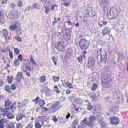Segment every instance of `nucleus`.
<instances>
[{
  "instance_id": "680f3d73",
  "label": "nucleus",
  "mask_w": 128,
  "mask_h": 128,
  "mask_svg": "<svg viewBox=\"0 0 128 128\" xmlns=\"http://www.w3.org/2000/svg\"><path fill=\"white\" fill-rule=\"evenodd\" d=\"M42 110L44 112L47 111L48 110V108H46L43 107L42 108Z\"/></svg>"
},
{
  "instance_id": "69168bd1",
  "label": "nucleus",
  "mask_w": 128,
  "mask_h": 128,
  "mask_svg": "<svg viewBox=\"0 0 128 128\" xmlns=\"http://www.w3.org/2000/svg\"><path fill=\"white\" fill-rule=\"evenodd\" d=\"M81 125L80 126H81L82 128L86 127V126L87 125V124H82V123H81Z\"/></svg>"
},
{
  "instance_id": "6e6d98bb",
  "label": "nucleus",
  "mask_w": 128,
  "mask_h": 128,
  "mask_svg": "<svg viewBox=\"0 0 128 128\" xmlns=\"http://www.w3.org/2000/svg\"><path fill=\"white\" fill-rule=\"evenodd\" d=\"M2 18H0V24H3L4 22V18L3 17Z\"/></svg>"
},
{
  "instance_id": "20e7f679",
  "label": "nucleus",
  "mask_w": 128,
  "mask_h": 128,
  "mask_svg": "<svg viewBox=\"0 0 128 128\" xmlns=\"http://www.w3.org/2000/svg\"><path fill=\"white\" fill-rule=\"evenodd\" d=\"M16 119L18 121L21 120L23 122H26L28 120V117H27L25 114L21 113L17 114Z\"/></svg>"
},
{
  "instance_id": "338daca9",
  "label": "nucleus",
  "mask_w": 128,
  "mask_h": 128,
  "mask_svg": "<svg viewBox=\"0 0 128 128\" xmlns=\"http://www.w3.org/2000/svg\"><path fill=\"white\" fill-rule=\"evenodd\" d=\"M98 106L96 104H94L92 106H93L92 108H98Z\"/></svg>"
},
{
  "instance_id": "5701e85b",
  "label": "nucleus",
  "mask_w": 128,
  "mask_h": 128,
  "mask_svg": "<svg viewBox=\"0 0 128 128\" xmlns=\"http://www.w3.org/2000/svg\"><path fill=\"white\" fill-rule=\"evenodd\" d=\"M20 52V50L18 48H14V53L16 55H18Z\"/></svg>"
},
{
  "instance_id": "2f4dec72",
  "label": "nucleus",
  "mask_w": 128,
  "mask_h": 128,
  "mask_svg": "<svg viewBox=\"0 0 128 128\" xmlns=\"http://www.w3.org/2000/svg\"><path fill=\"white\" fill-rule=\"evenodd\" d=\"M46 96H51V92L50 89H47L46 92Z\"/></svg>"
},
{
  "instance_id": "f704fd0d",
  "label": "nucleus",
  "mask_w": 128,
  "mask_h": 128,
  "mask_svg": "<svg viewBox=\"0 0 128 128\" xmlns=\"http://www.w3.org/2000/svg\"><path fill=\"white\" fill-rule=\"evenodd\" d=\"M116 14L114 13L113 14V15H114L113 17L114 18H113L115 19V18H118V16L119 15V12L116 11Z\"/></svg>"
},
{
  "instance_id": "bb28decb",
  "label": "nucleus",
  "mask_w": 128,
  "mask_h": 128,
  "mask_svg": "<svg viewBox=\"0 0 128 128\" xmlns=\"http://www.w3.org/2000/svg\"><path fill=\"white\" fill-rule=\"evenodd\" d=\"M65 84L66 86L68 88H72L73 86L71 82H65Z\"/></svg>"
},
{
  "instance_id": "6ab92c4d",
  "label": "nucleus",
  "mask_w": 128,
  "mask_h": 128,
  "mask_svg": "<svg viewBox=\"0 0 128 128\" xmlns=\"http://www.w3.org/2000/svg\"><path fill=\"white\" fill-rule=\"evenodd\" d=\"M2 30V34L6 38H7L8 34V32L7 30L5 29L3 30Z\"/></svg>"
},
{
  "instance_id": "cd10ccee",
  "label": "nucleus",
  "mask_w": 128,
  "mask_h": 128,
  "mask_svg": "<svg viewBox=\"0 0 128 128\" xmlns=\"http://www.w3.org/2000/svg\"><path fill=\"white\" fill-rule=\"evenodd\" d=\"M59 78L60 77L59 76H53L52 77V79L54 82L58 81L59 80Z\"/></svg>"
},
{
  "instance_id": "603ef678",
  "label": "nucleus",
  "mask_w": 128,
  "mask_h": 128,
  "mask_svg": "<svg viewBox=\"0 0 128 128\" xmlns=\"http://www.w3.org/2000/svg\"><path fill=\"white\" fill-rule=\"evenodd\" d=\"M102 49L100 48L99 49H98L97 50V53L98 54H100V55L102 54H103V51H102L101 50Z\"/></svg>"
},
{
  "instance_id": "1a4fd4ad",
  "label": "nucleus",
  "mask_w": 128,
  "mask_h": 128,
  "mask_svg": "<svg viewBox=\"0 0 128 128\" xmlns=\"http://www.w3.org/2000/svg\"><path fill=\"white\" fill-rule=\"evenodd\" d=\"M99 3L100 5L102 8H106L108 6L107 0H99Z\"/></svg>"
},
{
  "instance_id": "4468645a",
  "label": "nucleus",
  "mask_w": 128,
  "mask_h": 128,
  "mask_svg": "<svg viewBox=\"0 0 128 128\" xmlns=\"http://www.w3.org/2000/svg\"><path fill=\"white\" fill-rule=\"evenodd\" d=\"M0 110L1 111V114L4 116H5L8 114V108H6V107L5 108L3 109L2 108Z\"/></svg>"
},
{
  "instance_id": "5fc2aeb1",
  "label": "nucleus",
  "mask_w": 128,
  "mask_h": 128,
  "mask_svg": "<svg viewBox=\"0 0 128 128\" xmlns=\"http://www.w3.org/2000/svg\"><path fill=\"white\" fill-rule=\"evenodd\" d=\"M33 6L36 8L38 9L39 8V6L38 4L36 3L33 4Z\"/></svg>"
},
{
  "instance_id": "3c124183",
  "label": "nucleus",
  "mask_w": 128,
  "mask_h": 128,
  "mask_svg": "<svg viewBox=\"0 0 128 128\" xmlns=\"http://www.w3.org/2000/svg\"><path fill=\"white\" fill-rule=\"evenodd\" d=\"M72 104L74 106L73 108L74 110L77 111H78L79 109L78 107L76 106L74 104Z\"/></svg>"
},
{
  "instance_id": "ea45409f",
  "label": "nucleus",
  "mask_w": 128,
  "mask_h": 128,
  "mask_svg": "<svg viewBox=\"0 0 128 128\" xmlns=\"http://www.w3.org/2000/svg\"><path fill=\"white\" fill-rule=\"evenodd\" d=\"M8 128H15L14 124L12 123L9 124L7 126Z\"/></svg>"
},
{
  "instance_id": "c85d7f7f",
  "label": "nucleus",
  "mask_w": 128,
  "mask_h": 128,
  "mask_svg": "<svg viewBox=\"0 0 128 128\" xmlns=\"http://www.w3.org/2000/svg\"><path fill=\"white\" fill-rule=\"evenodd\" d=\"M4 90L8 92H11L10 88V86L8 85H6L4 86Z\"/></svg>"
},
{
  "instance_id": "49530a36",
  "label": "nucleus",
  "mask_w": 128,
  "mask_h": 128,
  "mask_svg": "<svg viewBox=\"0 0 128 128\" xmlns=\"http://www.w3.org/2000/svg\"><path fill=\"white\" fill-rule=\"evenodd\" d=\"M9 53L10 57L11 58H13V55L12 51L10 50H9Z\"/></svg>"
},
{
  "instance_id": "dca6fc26",
  "label": "nucleus",
  "mask_w": 128,
  "mask_h": 128,
  "mask_svg": "<svg viewBox=\"0 0 128 128\" xmlns=\"http://www.w3.org/2000/svg\"><path fill=\"white\" fill-rule=\"evenodd\" d=\"M74 102L75 104H82V102L81 98H75L74 100Z\"/></svg>"
},
{
  "instance_id": "8fccbe9b",
  "label": "nucleus",
  "mask_w": 128,
  "mask_h": 128,
  "mask_svg": "<svg viewBox=\"0 0 128 128\" xmlns=\"http://www.w3.org/2000/svg\"><path fill=\"white\" fill-rule=\"evenodd\" d=\"M23 126L21 123L16 124V128H22Z\"/></svg>"
},
{
  "instance_id": "a211bd4d",
  "label": "nucleus",
  "mask_w": 128,
  "mask_h": 128,
  "mask_svg": "<svg viewBox=\"0 0 128 128\" xmlns=\"http://www.w3.org/2000/svg\"><path fill=\"white\" fill-rule=\"evenodd\" d=\"M59 104V102L58 101H56L55 103L52 104V106L56 108H58L60 109L62 107V106L61 105H59L58 106Z\"/></svg>"
},
{
  "instance_id": "58836bf2",
  "label": "nucleus",
  "mask_w": 128,
  "mask_h": 128,
  "mask_svg": "<svg viewBox=\"0 0 128 128\" xmlns=\"http://www.w3.org/2000/svg\"><path fill=\"white\" fill-rule=\"evenodd\" d=\"M18 6L19 7H21L23 5L22 2L20 1H18L17 2Z\"/></svg>"
},
{
  "instance_id": "4be33fe9",
  "label": "nucleus",
  "mask_w": 128,
  "mask_h": 128,
  "mask_svg": "<svg viewBox=\"0 0 128 128\" xmlns=\"http://www.w3.org/2000/svg\"><path fill=\"white\" fill-rule=\"evenodd\" d=\"M5 14L7 17L11 18H13V13L12 12H11L9 13L8 12L7 13H6Z\"/></svg>"
},
{
  "instance_id": "412c9836",
  "label": "nucleus",
  "mask_w": 128,
  "mask_h": 128,
  "mask_svg": "<svg viewBox=\"0 0 128 128\" xmlns=\"http://www.w3.org/2000/svg\"><path fill=\"white\" fill-rule=\"evenodd\" d=\"M78 118L76 117L72 123L71 125L76 127V125L78 124Z\"/></svg>"
},
{
  "instance_id": "9b49d317",
  "label": "nucleus",
  "mask_w": 128,
  "mask_h": 128,
  "mask_svg": "<svg viewBox=\"0 0 128 128\" xmlns=\"http://www.w3.org/2000/svg\"><path fill=\"white\" fill-rule=\"evenodd\" d=\"M35 126L36 128H41L42 126L44 124V123H42L39 119L37 121L35 120Z\"/></svg>"
},
{
  "instance_id": "a878e982",
  "label": "nucleus",
  "mask_w": 128,
  "mask_h": 128,
  "mask_svg": "<svg viewBox=\"0 0 128 128\" xmlns=\"http://www.w3.org/2000/svg\"><path fill=\"white\" fill-rule=\"evenodd\" d=\"M20 61L18 60H15L14 62V65L15 66H19L20 64Z\"/></svg>"
},
{
  "instance_id": "f3484780",
  "label": "nucleus",
  "mask_w": 128,
  "mask_h": 128,
  "mask_svg": "<svg viewBox=\"0 0 128 128\" xmlns=\"http://www.w3.org/2000/svg\"><path fill=\"white\" fill-rule=\"evenodd\" d=\"M96 117L92 115L90 116L88 118V122H92L94 123V121L96 120Z\"/></svg>"
},
{
  "instance_id": "9d476101",
  "label": "nucleus",
  "mask_w": 128,
  "mask_h": 128,
  "mask_svg": "<svg viewBox=\"0 0 128 128\" xmlns=\"http://www.w3.org/2000/svg\"><path fill=\"white\" fill-rule=\"evenodd\" d=\"M49 119V117L48 116H39V119L43 123H44L45 122H48V120Z\"/></svg>"
},
{
  "instance_id": "0e129e2a",
  "label": "nucleus",
  "mask_w": 128,
  "mask_h": 128,
  "mask_svg": "<svg viewBox=\"0 0 128 128\" xmlns=\"http://www.w3.org/2000/svg\"><path fill=\"white\" fill-rule=\"evenodd\" d=\"M63 118H61L59 120L61 124H64L65 123V122L64 121V120H63Z\"/></svg>"
},
{
  "instance_id": "0eeeda50",
  "label": "nucleus",
  "mask_w": 128,
  "mask_h": 128,
  "mask_svg": "<svg viewBox=\"0 0 128 128\" xmlns=\"http://www.w3.org/2000/svg\"><path fill=\"white\" fill-rule=\"evenodd\" d=\"M110 123L112 124L116 125L119 123L120 120L116 116H112L110 118Z\"/></svg>"
},
{
  "instance_id": "13d9d810",
  "label": "nucleus",
  "mask_w": 128,
  "mask_h": 128,
  "mask_svg": "<svg viewBox=\"0 0 128 128\" xmlns=\"http://www.w3.org/2000/svg\"><path fill=\"white\" fill-rule=\"evenodd\" d=\"M8 1V0H3L2 4L6 5V4H7Z\"/></svg>"
},
{
  "instance_id": "473e14b6",
  "label": "nucleus",
  "mask_w": 128,
  "mask_h": 128,
  "mask_svg": "<svg viewBox=\"0 0 128 128\" xmlns=\"http://www.w3.org/2000/svg\"><path fill=\"white\" fill-rule=\"evenodd\" d=\"M97 85L96 83H94L92 84V91L96 90L97 88Z\"/></svg>"
},
{
  "instance_id": "c756f323",
  "label": "nucleus",
  "mask_w": 128,
  "mask_h": 128,
  "mask_svg": "<svg viewBox=\"0 0 128 128\" xmlns=\"http://www.w3.org/2000/svg\"><path fill=\"white\" fill-rule=\"evenodd\" d=\"M39 104L40 106H43L45 104V101L43 100H39Z\"/></svg>"
},
{
  "instance_id": "052dcab7",
  "label": "nucleus",
  "mask_w": 128,
  "mask_h": 128,
  "mask_svg": "<svg viewBox=\"0 0 128 128\" xmlns=\"http://www.w3.org/2000/svg\"><path fill=\"white\" fill-rule=\"evenodd\" d=\"M88 122L87 121V120L86 119H84L82 121V124H87Z\"/></svg>"
},
{
  "instance_id": "6e6552de",
  "label": "nucleus",
  "mask_w": 128,
  "mask_h": 128,
  "mask_svg": "<svg viewBox=\"0 0 128 128\" xmlns=\"http://www.w3.org/2000/svg\"><path fill=\"white\" fill-rule=\"evenodd\" d=\"M100 55L101 58V62H102L104 64H105L106 63L107 60V56L108 55L106 51L105 50H104L103 52V54L102 55L100 54Z\"/></svg>"
},
{
  "instance_id": "f257e3e1",
  "label": "nucleus",
  "mask_w": 128,
  "mask_h": 128,
  "mask_svg": "<svg viewBox=\"0 0 128 128\" xmlns=\"http://www.w3.org/2000/svg\"><path fill=\"white\" fill-rule=\"evenodd\" d=\"M102 84L106 88H108L110 84L109 83L112 81L110 76L106 73H104L101 75Z\"/></svg>"
},
{
  "instance_id": "a18cd8bd",
  "label": "nucleus",
  "mask_w": 128,
  "mask_h": 128,
  "mask_svg": "<svg viewBox=\"0 0 128 128\" xmlns=\"http://www.w3.org/2000/svg\"><path fill=\"white\" fill-rule=\"evenodd\" d=\"M7 121V120L6 119L4 118H2L0 120V122H0L2 124H4V123L6 122Z\"/></svg>"
},
{
  "instance_id": "ddd939ff",
  "label": "nucleus",
  "mask_w": 128,
  "mask_h": 128,
  "mask_svg": "<svg viewBox=\"0 0 128 128\" xmlns=\"http://www.w3.org/2000/svg\"><path fill=\"white\" fill-rule=\"evenodd\" d=\"M110 31V29L108 27H105L102 30V34L103 36L106 34H109Z\"/></svg>"
},
{
  "instance_id": "2eb2a0df",
  "label": "nucleus",
  "mask_w": 128,
  "mask_h": 128,
  "mask_svg": "<svg viewBox=\"0 0 128 128\" xmlns=\"http://www.w3.org/2000/svg\"><path fill=\"white\" fill-rule=\"evenodd\" d=\"M59 109L58 108H56L51 106V107L49 108V110L50 113H52L53 114L58 110Z\"/></svg>"
},
{
  "instance_id": "c9c22d12",
  "label": "nucleus",
  "mask_w": 128,
  "mask_h": 128,
  "mask_svg": "<svg viewBox=\"0 0 128 128\" xmlns=\"http://www.w3.org/2000/svg\"><path fill=\"white\" fill-rule=\"evenodd\" d=\"M94 123L92 122H91L88 121V122L87 124V125L88 126L92 128L94 126Z\"/></svg>"
},
{
  "instance_id": "09e8293b",
  "label": "nucleus",
  "mask_w": 128,
  "mask_h": 128,
  "mask_svg": "<svg viewBox=\"0 0 128 128\" xmlns=\"http://www.w3.org/2000/svg\"><path fill=\"white\" fill-rule=\"evenodd\" d=\"M7 114V117L10 119H12L14 118V116L12 113H9L8 114Z\"/></svg>"
},
{
  "instance_id": "864d4df0",
  "label": "nucleus",
  "mask_w": 128,
  "mask_h": 128,
  "mask_svg": "<svg viewBox=\"0 0 128 128\" xmlns=\"http://www.w3.org/2000/svg\"><path fill=\"white\" fill-rule=\"evenodd\" d=\"M30 60L31 62L33 63L34 65H36L37 64L36 63L34 60V58L30 59Z\"/></svg>"
},
{
  "instance_id": "774afa93",
  "label": "nucleus",
  "mask_w": 128,
  "mask_h": 128,
  "mask_svg": "<svg viewBox=\"0 0 128 128\" xmlns=\"http://www.w3.org/2000/svg\"><path fill=\"white\" fill-rule=\"evenodd\" d=\"M30 10V6L26 7L25 8L24 11L25 12L28 11Z\"/></svg>"
},
{
  "instance_id": "b1692460",
  "label": "nucleus",
  "mask_w": 128,
  "mask_h": 128,
  "mask_svg": "<svg viewBox=\"0 0 128 128\" xmlns=\"http://www.w3.org/2000/svg\"><path fill=\"white\" fill-rule=\"evenodd\" d=\"M46 80V77L45 76H41L40 78V80L41 82H45Z\"/></svg>"
},
{
  "instance_id": "7c9ffc66",
  "label": "nucleus",
  "mask_w": 128,
  "mask_h": 128,
  "mask_svg": "<svg viewBox=\"0 0 128 128\" xmlns=\"http://www.w3.org/2000/svg\"><path fill=\"white\" fill-rule=\"evenodd\" d=\"M87 110H91L92 109L93 106H92L90 103H89V104H87Z\"/></svg>"
},
{
  "instance_id": "a19ab883",
  "label": "nucleus",
  "mask_w": 128,
  "mask_h": 128,
  "mask_svg": "<svg viewBox=\"0 0 128 128\" xmlns=\"http://www.w3.org/2000/svg\"><path fill=\"white\" fill-rule=\"evenodd\" d=\"M101 128H107V126L105 122H102L101 124Z\"/></svg>"
},
{
  "instance_id": "e2e57ef3",
  "label": "nucleus",
  "mask_w": 128,
  "mask_h": 128,
  "mask_svg": "<svg viewBox=\"0 0 128 128\" xmlns=\"http://www.w3.org/2000/svg\"><path fill=\"white\" fill-rule=\"evenodd\" d=\"M77 59L80 62H81L82 60V58L81 57L79 56L77 58Z\"/></svg>"
},
{
  "instance_id": "72a5a7b5",
  "label": "nucleus",
  "mask_w": 128,
  "mask_h": 128,
  "mask_svg": "<svg viewBox=\"0 0 128 128\" xmlns=\"http://www.w3.org/2000/svg\"><path fill=\"white\" fill-rule=\"evenodd\" d=\"M45 12L46 14H48L50 12V9L47 6H45Z\"/></svg>"
},
{
  "instance_id": "37998d69",
  "label": "nucleus",
  "mask_w": 128,
  "mask_h": 128,
  "mask_svg": "<svg viewBox=\"0 0 128 128\" xmlns=\"http://www.w3.org/2000/svg\"><path fill=\"white\" fill-rule=\"evenodd\" d=\"M20 61H22L23 60L22 56L21 54H20L18 56V59Z\"/></svg>"
},
{
  "instance_id": "de8ad7c7",
  "label": "nucleus",
  "mask_w": 128,
  "mask_h": 128,
  "mask_svg": "<svg viewBox=\"0 0 128 128\" xmlns=\"http://www.w3.org/2000/svg\"><path fill=\"white\" fill-rule=\"evenodd\" d=\"M29 60L28 59H23V63L26 65V64H28V63L29 62Z\"/></svg>"
},
{
  "instance_id": "f8f14e48",
  "label": "nucleus",
  "mask_w": 128,
  "mask_h": 128,
  "mask_svg": "<svg viewBox=\"0 0 128 128\" xmlns=\"http://www.w3.org/2000/svg\"><path fill=\"white\" fill-rule=\"evenodd\" d=\"M22 73L21 72H18L16 75V80L18 82H20L22 78H23V75L22 74Z\"/></svg>"
},
{
  "instance_id": "423d86ee",
  "label": "nucleus",
  "mask_w": 128,
  "mask_h": 128,
  "mask_svg": "<svg viewBox=\"0 0 128 128\" xmlns=\"http://www.w3.org/2000/svg\"><path fill=\"white\" fill-rule=\"evenodd\" d=\"M22 69L23 70L24 72L26 73V74L27 76L30 77V72L31 71V67L27 65H25L22 66Z\"/></svg>"
},
{
  "instance_id": "39448f33",
  "label": "nucleus",
  "mask_w": 128,
  "mask_h": 128,
  "mask_svg": "<svg viewBox=\"0 0 128 128\" xmlns=\"http://www.w3.org/2000/svg\"><path fill=\"white\" fill-rule=\"evenodd\" d=\"M95 63V60L93 57H89L88 60L86 62L85 64L86 66L90 68H92L94 66Z\"/></svg>"
},
{
  "instance_id": "f03ea898",
  "label": "nucleus",
  "mask_w": 128,
  "mask_h": 128,
  "mask_svg": "<svg viewBox=\"0 0 128 128\" xmlns=\"http://www.w3.org/2000/svg\"><path fill=\"white\" fill-rule=\"evenodd\" d=\"M12 23V24L10 26L9 28L12 31H15L17 34H20L21 31L20 28V24L16 20H14Z\"/></svg>"
},
{
  "instance_id": "c03bdc74",
  "label": "nucleus",
  "mask_w": 128,
  "mask_h": 128,
  "mask_svg": "<svg viewBox=\"0 0 128 128\" xmlns=\"http://www.w3.org/2000/svg\"><path fill=\"white\" fill-rule=\"evenodd\" d=\"M13 77L12 76H11L8 79V83L9 84H11L13 80Z\"/></svg>"
},
{
  "instance_id": "4d7b16f0",
  "label": "nucleus",
  "mask_w": 128,
  "mask_h": 128,
  "mask_svg": "<svg viewBox=\"0 0 128 128\" xmlns=\"http://www.w3.org/2000/svg\"><path fill=\"white\" fill-rule=\"evenodd\" d=\"M33 124H28L25 128H33Z\"/></svg>"
},
{
  "instance_id": "bf43d9fd",
  "label": "nucleus",
  "mask_w": 128,
  "mask_h": 128,
  "mask_svg": "<svg viewBox=\"0 0 128 128\" xmlns=\"http://www.w3.org/2000/svg\"><path fill=\"white\" fill-rule=\"evenodd\" d=\"M70 116V113L68 112L67 113L66 116V119H68Z\"/></svg>"
},
{
  "instance_id": "393cba45",
  "label": "nucleus",
  "mask_w": 128,
  "mask_h": 128,
  "mask_svg": "<svg viewBox=\"0 0 128 128\" xmlns=\"http://www.w3.org/2000/svg\"><path fill=\"white\" fill-rule=\"evenodd\" d=\"M12 102V101L10 99H8L7 100H6L5 102L4 106H8Z\"/></svg>"
},
{
  "instance_id": "7ed1b4c3",
  "label": "nucleus",
  "mask_w": 128,
  "mask_h": 128,
  "mask_svg": "<svg viewBox=\"0 0 128 128\" xmlns=\"http://www.w3.org/2000/svg\"><path fill=\"white\" fill-rule=\"evenodd\" d=\"M90 44V42L84 38L80 39L79 41V46L82 50H84L88 48Z\"/></svg>"
},
{
  "instance_id": "e433bc0d",
  "label": "nucleus",
  "mask_w": 128,
  "mask_h": 128,
  "mask_svg": "<svg viewBox=\"0 0 128 128\" xmlns=\"http://www.w3.org/2000/svg\"><path fill=\"white\" fill-rule=\"evenodd\" d=\"M10 89L14 90H15L16 88V85L14 84H12L10 86Z\"/></svg>"
},
{
  "instance_id": "aec40b11",
  "label": "nucleus",
  "mask_w": 128,
  "mask_h": 128,
  "mask_svg": "<svg viewBox=\"0 0 128 128\" xmlns=\"http://www.w3.org/2000/svg\"><path fill=\"white\" fill-rule=\"evenodd\" d=\"M16 6V4L15 3H10L9 6V8L11 9L15 8Z\"/></svg>"
},
{
  "instance_id": "79ce46f5",
  "label": "nucleus",
  "mask_w": 128,
  "mask_h": 128,
  "mask_svg": "<svg viewBox=\"0 0 128 128\" xmlns=\"http://www.w3.org/2000/svg\"><path fill=\"white\" fill-rule=\"evenodd\" d=\"M52 118V120L54 122L56 123L58 120V118H56V116L54 115L53 116Z\"/></svg>"
},
{
  "instance_id": "4c0bfd02",
  "label": "nucleus",
  "mask_w": 128,
  "mask_h": 128,
  "mask_svg": "<svg viewBox=\"0 0 128 128\" xmlns=\"http://www.w3.org/2000/svg\"><path fill=\"white\" fill-rule=\"evenodd\" d=\"M14 38L18 41L21 42H22V38H20L18 36H16L14 37Z\"/></svg>"
}]
</instances>
